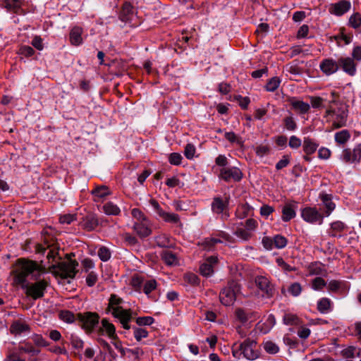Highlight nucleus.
<instances>
[{"label": "nucleus", "instance_id": "nucleus-1", "mask_svg": "<svg viewBox=\"0 0 361 361\" xmlns=\"http://www.w3.org/2000/svg\"><path fill=\"white\" fill-rule=\"evenodd\" d=\"M44 272L45 268L37 262L25 258L18 259L11 272L13 276V283L20 286L25 290L27 296L37 300L44 296L49 283L45 279L35 283H26L27 277L31 276L32 279H37Z\"/></svg>", "mask_w": 361, "mask_h": 361}, {"label": "nucleus", "instance_id": "nucleus-2", "mask_svg": "<svg viewBox=\"0 0 361 361\" xmlns=\"http://www.w3.org/2000/svg\"><path fill=\"white\" fill-rule=\"evenodd\" d=\"M331 103L324 116L326 123L331 125L332 129L345 127L348 116L347 105L336 101H332Z\"/></svg>", "mask_w": 361, "mask_h": 361}, {"label": "nucleus", "instance_id": "nucleus-3", "mask_svg": "<svg viewBox=\"0 0 361 361\" xmlns=\"http://www.w3.org/2000/svg\"><path fill=\"white\" fill-rule=\"evenodd\" d=\"M123 300L116 295H111L109 300L108 311L112 316L117 319L123 328L130 329L129 322L133 319V311L130 309H125L121 306Z\"/></svg>", "mask_w": 361, "mask_h": 361}, {"label": "nucleus", "instance_id": "nucleus-4", "mask_svg": "<svg viewBox=\"0 0 361 361\" xmlns=\"http://www.w3.org/2000/svg\"><path fill=\"white\" fill-rule=\"evenodd\" d=\"M257 343L254 341L247 339L242 343L233 345L232 354L234 357L240 359L243 357L247 360H253L259 357V353L256 349Z\"/></svg>", "mask_w": 361, "mask_h": 361}, {"label": "nucleus", "instance_id": "nucleus-5", "mask_svg": "<svg viewBox=\"0 0 361 361\" xmlns=\"http://www.w3.org/2000/svg\"><path fill=\"white\" fill-rule=\"evenodd\" d=\"M78 263L75 260L66 259L58 263L57 265H52L51 271L61 279H73L77 273Z\"/></svg>", "mask_w": 361, "mask_h": 361}, {"label": "nucleus", "instance_id": "nucleus-6", "mask_svg": "<svg viewBox=\"0 0 361 361\" xmlns=\"http://www.w3.org/2000/svg\"><path fill=\"white\" fill-rule=\"evenodd\" d=\"M240 286L235 281H230L227 286L222 289L219 294L221 302L225 306L232 305L237 294L240 292Z\"/></svg>", "mask_w": 361, "mask_h": 361}, {"label": "nucleus", "instance_id": "nucleus-7", "mask_svg": "<svg viewBox=\"0 0 361 361\" xmlns=\"http://www.w3.org/2000/svg\"><path fill=\"white\" fill-rule=\"evenodd\" d=\"M77 319L82 328L90 332L98 324L99 317L97 313L87 312L77 314Z\"/></svg>", "mask_w": 361, "mask_h": 361}, {"label": "nucleus", "instance_id": "nucleus-8", "mask_svg": "<svg viewBox=\"0 0 361 361\" xmlns=\"http://www.w3.org/2000/svg\"><path fill=\"white\" fill-rule=\"evenodd\" d=\"M302 219L312 224L321 225L323 223L324 215L316 207H305L301 210Z\"/></svg>", "mask_w": 361, "mask_h": 361}, {"label": "nucleus", "instance_id": "nucleus-9", "mask_svg": "<svg viewBox=\"0 0 361 361\" xmlns=\"http://www.w3.org/2000/svg\"><path fill=\"white\" fill-rule=\"evenodd\" d=\"M219 177L227 183L239 182L243 178V173L235 166L223 167L219 171Z\"/></svg>", "mask_w": 361, "mask_h": 361}, {"label": "nucleus", "instance_id": "nucleus-10", "mask_svg": "<svg viewBox=\"0 0 361 361\" xmlns=\"http://www.w3.org/2000/svg\"><path fill=\"white\" fill-rule=\"evenodd\" d=\"M149 203L154 212L164 221L173 224H176L179 221L180 219L178 214L164 212L156 200L150 199Z\"/></svg>", "mask_w": 361, "mask_h": 361}, {"label": "nucleus", "instance_id": "nucleus-11", "mask_svg": "<svg viewBox=\"0 0 361 361\" xmlns=\"http://www.w3.org/2000/svg\"><path fill=\"white\" fill-rule=\"evenodd\" d=\"M361 159V144L357 145L353 149H344L341 154V159L346 164L359 162Z\"/></svg>", "mask_w": 361, "mask_h": 361}, {"label": "nucleus", "instance_id": "nucleus-12", "mask_svg": "<svg viewBox=\"0 0 361 361\" xmlns=\"http://www.w3.org/2000/svg\"><path fill=\"white\" fill-rule=\"evenodd\" d=\"M298 207V203L294 200H288L282 207L281 210V219L284 222L290 221L291 219L296 216V210Z\"/></svg>", "mask_w": 361, "mask_h": 361}, {"label": "nucleus", "instance_id": "nucleus-13", "mask_svg": "<svg viewBox=\"0 0 361 361\" xmlns=\"http://www.w3.org/2000/svg\"><path fill=\"white\" fill-rule=\"evenodd\" d=\"M351 8V4L349 1L341 0L337 3L329 5V11L331 14L341 16L347 13Z\"/></svg>", "mask_w": 361, "mask_h": 361}, {"label": "nucleus", "instance_id": "nucleus-14", "mask_svg": "<svg viewBox=\"0 0 361 361\" xmlns=\"http://www.w3.org/2000/svg\"><path fill=\"white\" fill-rule=\"evenodd\" d=\"M338 63L339 68H341L348 75L354 76L356 74V63L353 59L349 56L340 57L338 59Z\"/></svg>", "mask_w": 361, "mask_h": 361}, {"label": "nucleus", "instance_id": "nucleus-15", "mask_svg": "<svg viewBox=\"0 0 361 361\" xmlns=\"http://www.w3.org/2000/svg\"><path fill=\"white\" fill-rule=\"evenodd\" d=\"M218 263L216 256H210L205 259L200 267V272L204 276H210L214 273V268Z\"/></svg>", "mask_w": 361, "mask_h": 361}, {"label": "nucleus", "instance_id": "nucleus-16", "mask_svg": "<svg viewBox=\"0 0 361 361\" xmlns=\"http://www.w3.org/2000/svg\"><path fill=\"white\" fill-rule=\"evenodd\" d=\"M287 102L291 106L292 109L298 114H305L308 113L310 109V106L308 103L295 97H288Z\"/></svg>", "mask_w": 361, "mask_h": 361}, {"label": "nucleus", "instance_id": "nucleus-17", "mask_svg": "<svg viewBox=\"0 0 361 361\" xmlns=\"http://www.w3.org/2000/svg\"><path fill=\"white\" fill-rule=\"evenodd\" d=\"M319 68L322 73L326 75H330L335 73L339 68L338 61H335L333 59H324L320 64Z\"/></svg>", "mask_w": 361, "mask_h": 361}, {"label": "nucleus", "instance_id": "nucleus-18", "mask_svg": "<svg viewBox=\"0 0 361 361\" xmlns=\"http://www.w3.org/2000/svg\"><path fill=\"white\" fill-rule=\"evenodd\" d=\"M255 283L257 287L267 296L271 297L274 294V288L270 281L266 276H260L255 279Z\"/></svg>", "mask_w": 361, "mask_h": 361}, {"label": "nucleus", "instance_id": "nucleus-19", "mask_svg": "<svg viewBox=\"0 0 361 361\" xmlns=\"http://www.w3.org/2000/svg\"><path fill=\"white\" fill-rule=\"evenodd\" d=\"M319 198L324 207V214L325 216H329L336 209V204L333 201V197L330 194L322 192L319 194Z\"/></svg>", "mask_w": 361, "mask_h": 361}, {"label": "nucleus", "instance_id": "nucleus-20", "mask_svg": "<svg viewBox=\"0 0 361 361\" xmlns=\"http://www.w3.org/2000/svg\"><path fill=\"white\" fill-rule=\"evenodd\" d=\"M133 230L140 238H146L152 233L150 224L147 220L135 222L133 225Z\"/></svg>", "mask_w": 361, "mask_h": 361}, {"label": "nucleus", "instance_id": "nucleus-21", "mask_svg": "<svg viewBox=\"0 0 361 361\" xmlns=\"http://www.w3.org/2000/svg\"><path fill=\"white\" fill-rule=\"evenodd\" d=\"M348 226L343 221H335L330 224L327 232L331 237L341 238L343 235V233L345 232Z\"/></svg>", "mask_w": 361, "mask_h": 361}, {"label": "nucleus", "instance_id": "nucleus-22", "mask_svg": "<svg viewBox=\"0 0 361 361\" xmlns=\"http://www.w3.org/2000/svg\"><path fill=\"white\" fill-rule=\"evenodd\" d=\"M10 331L16 336L30 332V326L22 319L15 320L10 326Z\"/></svg>", "mask_w": 361, "mask_h": 361}, {"label": "nucleus", "instance_id": "nucleus-23", "mask_svg": "<svg viewBox=\"0 0 361 361\" xmlns=\"http://www.w3.org/2000/svg\"><path fill=\"white\" fill-rule=\"evenodd\" d=\"M83 30L79 26H74L70 31L69 39L73 46H79L83 42Z\"/></svg>", "mask_w": 361, "mask_h": 361}, {"label": "nucleus", "instance_id": "nucleus-24", "mask_svg": "<svg viewBox=\"0 0 361 361\" xmlns=\"http://www.w3.org/2000/svg\"><path fill=\"white\" fill-rule=\"evenodd\" d=\"M101 331H104L106 335L111 339L117 340L118 336L116 334V327L112 323H110L107 319H103L101 322Z\"/></svg>", "mask_w": 361, "mask_h": 361}, {"label": "nucleus", "instance_id": "nucleus-25", "mask_svg": "<svg viewBox=\"0 0 361 361\" xmlns=\"http://www.w3.org/2000/svg\"><path fill=\"white\" fill-rule=\"evenodd\" d=\"M317 308L321 314H328L333 310V302L328 298H322L317 301Z\"/></svg>", "mask_w": 361, "mask_h": 361}, {"label": "nucleus", "instance_id": "nucleus-26", "mask_svg": "<svg viewBox=\"0 0 361 361\" xmlns=\"http://www.w3.org/2000/svg\"><path fill=\"white\" fill-rule=\"evenodd\" d=\"M48 250L47 257L50 261H55L57 255H59V250L55 247H51L50 245H47V247L43 246L42 245L38 244L36 246V252L38 253L44 254Z\"/></svg>", "mask_w": 361, "mask_h": 361}, {"label": "nucleus", "instance_id": "nucleus-27", "mask_svg": "<svg viewBox=\"0 0 361 361\" xmlns=\"http://www.w3.org/2000/svg\"><path fill=\"white\" fill-rule=\"evenodd\" d=\"M80 224L81 226L88 231L94 230L99 224L98 219L92 214L86 216Z\"/></svg>", "mask_w": 361, "mask_h": 361}, {"label": "nucleus", "instance_id": "nucleus-28", "mask_svg": "<svg viewBox=\"0 0 361 361\" xmlns=\"http://www.w3.org/2000/svg\"><path fill=\"white\" fill-rule=\"evenodd\" d=\"M319 145L313 140L310 137H305L303 140V151L305 154L307 155H311L314 154Z\"/></svg>", "mask_w": 361, "mask_h": 361}, {"label": "nucleus", "instance_id": "nucleus-29", "mask_svg": "<svg viewBox=\"0 0 361 361\" xmlns=\"http://www.w3.org/2000/svg\"><path fill=\"white\" fill-rule=\"evenodd\" d=\"M235 316L238 321L241 323H245L255 318V313L251 311H245L243 309H237L235 310Z\"/></svg>", "mask_w": 361, "mask_h": 361}, {"label": "nucleus", "instance_id": "nucleus-30", "mask_svg": "<svg viewBox=\"0 0 361 361\" xmlns=\"http://www.w3.org/2000/svg\"><path fill=\"white\" fill-rule=\"evenodd\" d=\"M133 16V6L129 2H125L122 6L120 19L123 22H128Z\"/></svg>", "mask_w": 361, "mask_h": 361}, {"label": "nucleus", "instance_id": "nucleus-31", "mask_svg": "<svg viewBox=\"0 0 361 361\" xmlns=\"http://www.w3.org/2000/svg\"><path fill=\"white\" fill-rule=\"evenodd\" d=\"M161 259L167 265H176L178 260L176 255L170 250H164L161 252Z\"/></svg>", "mask_w": 361, "mask_h": 361}, {"label": "nucleus", "instance_id": "nucleus-32", "mask_svg": "<svg viewBox=\"0 0 361 361\" xmlns=\"http://www.w3.org/2000/svg\"><path fill=\"white\" fill-rule=\"evenodd\" d=\"M222 243L223 240L220 238H217L212 236L211 238H207L198 245H200L204 250H210L213 249L216 243Z\"/></svg>", "mask_w": 361, "mask_h": 361}, {"label": "nucleus", "instance_id": "nucleus-33", "mask_svg": "<svg viewBox=\"0 0 361 361\" xmlns=\"http://www.w3.org/2000/svg\"><path fill=\"white\" fill-rule=\"evenodd\" d=\"M2 6L8 11L18 13L21 8V2L20 0H5Z\"/></svg>", "mask_w": 361, "mask_h": 361}, {"label": "nucleus", "instance_id": "nucleus-34", "mask_svg": "<svg viewBox=\"0 0 361 361\" xmlns=\"http://www.w3.org/2000/svg\"><path fill=\"white\" fill-rule=\"evenodd\" d=\"M102 209H103V212L106 215L118 216L121 213L120 208L116 204H115L114 203H113L111 202H108L105 203L103 205Z\"/></svg>", "mask_w": 361, "mask_h": 361}, {"label": "nucleus", "instance_id": "nucleus-35", "mask_svg": "<svg viewBox=\"0 0 361 361\" xmlns=\"http://www.w3.org/2000/svg\"><path fill=\"white\" fill-rule=\"evenodd\" d=\"M19 352L20 353H27L30 356L37 355L40 350L34 347L31 343H26L19 347Z\"/></svg>", "mask_w": 361, "mask_h": 361}, {"label": "nucleus", "instance_id": "nucleus-36", "mask_svg": "<svg viewBox=\"0 0 361 361\" xmlns=\"http://www.w3.org/2000/svg\"><path fill=\"white\" fill-rule=\"evenodd\" d=\"M226 207V204L220 197H215L212 204V209L216 214H221Z\"/></svg>", "mask_w": 361, "mask_h": 361}, {"label": "nucleus", "instance_id": "nucleus-37", "mask_svg": "<svg viewBox=\"0 0 361 361\" xmlns=\"http://www.w3.org/2000/svg\"><path fill=\"white\" fill-rule=\"evenodd\" d=\"M335 141L339 145L345 144L350 138V133L348 130H342L334 135Z\"/></svg>", "mask_w": 361, "mask_h": 361}, {"label": "nucleus", "instance_id": "nucleus-38", "mask_svg": "<svg viewBox=\"0 0 361 361\" xmlns=\"http://www.w3.org/2000/svg\"><path fill=\"white\" fill-rule=\"evenodd\" d=\"M276 323L275 317L272 314H269L265 322L262 325L258 324V329H259L263 334H267L274 326Z\"/></svg>", "mask_w": 361, "mask_h": 361}, {"label": "nucleus", "instance_id": "nucleus-39", "mask_svg": "<svg viewBox=\"0 0 361 361\" xmlns=\"http://www.w3.org/2000/svg\"><path fill=\"white\" fill-rule=\"evenodd\" d=\"M250 210L251 207L248 204L245 203L238 207L235 214L238 218L244 219L249 215Z\"/></svg>", "mask_w": 361, "mask_h": 361}, {"label": "nucleus", "instance_id": "nucleus-40", "mask_svg": "<svg viewBox=\"0 0 361 361\" xmlns=\"http://www.w3.org/2000/svg\"><path fill=\"white\" fill-rule=\"evenodd\" d=\"M157 283L154 279L145 281L143 283V292L150 297V293L157 288Z\"/></svg>", "mask_w": 361, "mask_h": 361}, {"label": "nucleus", "instance_id": "nucleus-41", "mask_svg": "<svg viewBox=\"0 0 361 361\" xmlns=\"http://www.w3.org/2000/svg\"><path fill=\"white\" fill-rule=\"evenodd\" d=\"M59 318L62 321L67 323H72L77 319V314L75 315L72 312L68 310H61L59 312Z\"/></svg>", "mask_w": 361, "mask_h": 361}, {"label": "nucleus", "instance_id": "nucleus-42", "mask_svg": "<svg viewBox=\"0 0 361 361\" xmlns=\"http://www.w3.org/2000/svg\"><path fill=\"white\" fill-rule=\"evenodd\" d=\"M283 322L286 325H298L300 323V320L295 314L288 313L283 317Z\"/></svg>", "mask_w": 361, "mask_h": 361}, {"label": "nucleus", "instance_id": "nucleus-43", "mask_svg": "<svg viewBox=\"0 0 361 361\" xmlns=\"http://www.w3.org/2000/svg\"><path fill=\"white\" fill-rule=\"evenodd\" d=\"M235 235L243 240H248L251 238L252 233L245 228H238L235 231Z\"/></svg>", "mask_w": 361, "mask_h": 361}, {"label": "nucleus", "instance_id": "nucleus-44", "mask_svg": "<svg viewBox=\"0 0 361 361\" xmlns=\"http://www.w3.org/2000/svg\"><path fill=\"white\" fill-rule=\"evenodd\" d=\"M281 80L278 77L271 78L267 83L265 90L268 92L275 91L279 86Z\"/></svg>", "mask_w": 361, "mask_h": 361}, {"label": "nucleus", "instance_id": "nucleus-45", "mask_svg": "<svg viewBox=\"0 0 361 361\" xmlns=\"http://www.w3.org/2000/svg\"><path fill=\"white\" fill-rule=\"evenodd\" d=\"M92 194L95 197L104 198L110 194L109 189L106 186H99L96 188L93 191Z\"/></svg>", "mask_w": 361, "mask_h": 361}, {"label": "nucleus", "instance_id": "nucleus-46", "mask_svg": "<svg viewBox=\"0 0 361 361\" xmlns=\"http://www.w3.org/2000/svg\"><path fill=\"white\" fill-rule=\"evenodd\" d=\"M357 348L353 345L348 346L341 351V355L346 359L353 358L355 357Z\"/></svg>", "mask_w": 361, "mask_h": 361}, {"label": "nucleus", "instance_id": "nucleus-47", "mask_svg": "<svg viewBox=\"0 0 361 361\" xmlns=\"http://www.w3.org/2000/svg\"><path fill=\"white\" fill-rule=\"evenodd\" d=\"M349 25L355 29L359 28L361 25V15L359 13H353L349 18Z\"/></svg>", "mask_w": 361, "mask_h": 361}, {"label": "nucleus", "instance_id": "nucleus-48", "mask_svg": "<svg viewBox=\"0 0 361 361\" xmlns=\"http://www.w3.org/2000/svg\"><path fill=\"white\" fill-rule=\"evenodd\" d=\"M274 247L277 249H282L285 247L288 243V240L286 237L281 235H276L274 237Z\"/></svg>", "mask_w": 361, "mask_h": 361}, {"label": "nucleus", "instance_id": "nucleus-49", "mask_svg": "<svg viewBox=\"0 0 361 361\" xmlns=\"http://www.w3.org/2000/svg\"><path fill=\"white\" fill-rule=\"evenodd\" d=\"M307 269L310 275H320L323 271L322 265L317 262L311 263Z\"/></svg>", "mask_w": 361, "mask_h": 361}, {"label": "nucleus", "instance_id": "nucleus-50", "mask_svg": "<svg viewBox=\"0 0 361 361\" xmlns=\"http://www.w3.org/2000/svg\"><path fill=\"white\" fill-rule=\"evenodd\" d=\"M133 329L134 337L137 341H140L142 338H147L148 336V331L145 329L133 327Z\"/></svg>", "mask_w": 361, "mask_h": 361}, {"label": "nucleus", "instance_id": "nucleus-51", "mask_svg": "<svg viewBox=\"0 0 361 361\" xmlns=\"http://www.w3.org/2000/svg\"><path fill=\"white\" fill-rule=\"evenodd\" d=\"M302 290V286L298 282L293 283L289 286L288 288V293L293 297H297L300 295Z\"/></svg>", "mask_w": 361, "mask_h": 361}, {"label": "nucleus", "instance_id": "nucleus-52", "mask_svg": "<svg viewBox=\"0 0 361 361\" xmlns=\"http://www.w3.org/2000/svg\"><path fill=\"white\" fill-rule=\"evenodd\" d=\"M157 245L161 247H168L171 245L169 238L165 234H161L155 238Z\"/></svg>", "mask_w": 361, "mask_h": 361}, {"label": "nucleus", "instance_id": "nucleus-53", "mask_svg": "<svg viewBox=\"0 0 361 361\" xmlns=\"http://www.w3.org/2000/svg\"><path fill=\"white\" fill-rule=\"evenodd\" d=\"M17 54L25 57H30L34 55L35 50L30 46L22 45L19 47Z\"/></svg>", "mask_w": 361, "mask_h": 361}, {"label": "nucleus", "instance_id": "nucleus-54", "mask_svg": "<svg viewBox=\"0 0 361 361\" xmlns=\"http://www.w3.org/2000/svg\"><path fill=\"white\" fill-rule=\"evenodd\" d=\"M326 286L325 280L321 277H316L312 281V288L314 290H322Z\"/></svg>", "mask_w": 361, "mask_h": 361}, {"label": "nucleus", "instance_id": "nucleus-55", "mask_svg": "<svg viewBox=\"0 0 361 361\" xmlns=\"http://www.w3.org/2000/svg\"><path fill=\"white\" fill-rule=\"evenodd\" d=\"M255 153L258 157H262L269 154L271 148L269 145H259L255 148Z\"/></svg>", "mask_w": 361, "mask_h": 361}, {"label": "nucleus", "instance_id": "nucleus-56", "mask_svg": "<svg viewBox=\"0 0 361 361\" xmlns=\"http://www.w3.org/2000/svg\"><path fill=\"white\" fill-rule=\"evenodd\" d=\"M284 126L286 130L293 131L297 128L296 122L293 116H287L283 119Z\"/></svg>", "mask_w": 361, "mask_h": 361}, {"label": "nucleus", "instance_id": "nucleus-57", "mask_svg": "<svg viewBox=\"0 0 361 361\" xmlns=\"http://www.w3.org/2000/svg\"><path fill=\"white\" fill-rule=\"evenodd\" d=\"M70 342L73 348L76 350H80L83 348L84 342L77 336L71 335Z\"/></svg>", "mask_w": 361, "mask_h": 361}, {"label": "nucleus", "instance_id": "nucleus-58", "mask_svg": "<svg viewBox=\"0 0 361 361\" xmlns=\"http://www.w3.org/2000/svg\"><path fill=\"white\" fill-rule=\"evenodd\" d=\"M264 348L267 353L270 354H276L279 352L278 345L272 341H267L264 343Z\"/></svg>", "mask_w": 361, "mask_h": 361}, {"label": "nucleus", "instance_id": "nucleus-59", "mask_svg": "<svg viewBox=\"0 0 361 361\" xmlns=\"http://www.w3.org/2000/svg\"><path fill=\"white\" fill-rule=\"evenodd\" d=\"M183 279L185 282L192 286L197 285L200 282L198 276L193 273L185 274Z\"/></svg>", "mask_w": 361, "mask_h": 361}, {"label": "nucleus", "instance_id": "nucleus-60", "mask_svg": "<svg viewBox=\"0 0 361 361\" xmlns=\"http://www.w3.org/2000/svg\"><path fill=\"white\" fill-rule=\"evenodd\" d=\"M98 256L102 261L106 262L111 257V252L106 247H102L98 250Z\"/></svg>", "mask_w": 361, "mask_h": 361}, {"label": "nucleus", "instance_id": "nucleus-61", "mask_svg": "<svg viewBox=\"0 0 361 361\" xmlns=\"http://www.w3.org/2000/svg\"><path fill=\"white\" fill-rule=\"evenodd\" d=\"M132 216L137 220V222L143 221L147 220L144 213L137 208H134L131 211Z\"/></svg>", "mask_w": 361, "mask_h": 361}, {"label": "nucleus", "instance_id": "nucleus-62", "mask_svg": "<svg viewBox=\"0 0 361 361\" xmlns=\"http://www.w3.org/2000/svg\"><path fill=\"white\" fill-rule=\"evenodd\" d=\"M343 283L336 280H331L329 282L327 287L330 292L336 293L341 288Z\"/></svg>", "mask_w": 361, "mask_h": 361}, {"label": "nucleus", "instance_id": "nucleus-63", "mask_svg": "<svg viewBox=\"0 0 361 361\" xmlns=\"http://www.w3.org/2000/svg\"><path fill=\"white\" fill-rule=\"evenodd\" d=\"M195 147L194 145L188 143L186 145L184 150V154L188 159H192L195 154Z\"/></svg>", "mask_w": 361, "mask_h": 361}, {"label": "nucleus", "instance_id": "nucleus-64", "mask_svg": "<svg viewBox=\"0 0 361 361\" xmlns=\"http://www.w3.org/2000/svg\"><path fill=\"white\" fill-rule=\"evenodd\" d=\"M154 319L152 317H140L136 319V323L140 326H149L152 324Z\"/></svg>", "mask_w": 361, "mask_h": 361}]
</instances>
